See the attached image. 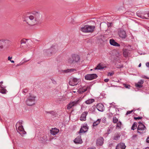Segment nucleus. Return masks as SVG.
Instances as JSON below:
<instances>
[{"label":"nucleus","mask_w":149,"mask_h":149,"mask_svg":"<svg viewBox=\"0 0 149 149\" xmlns=\"http://www.w3.org/2000/svg\"><path fill=\"white\" fill-rule=\"evenodd\" d=\"M126 146L123 143H120L118 144L116 147V149H125Z\"/></svg>","instance_id":"6ab92c4d"},{"label":"nucleus","mask_w":149,"mask_h":149,"mask_svg":"<svg viewBox=\"0 0 149 149\" xmlns=\"http://www.w3.org/2000/svg\"><path fill=\"white\" fill-rule=\"evenodd\" d=\"M23 121L20 120L18 121L16 124V127L17 131L22 136L26 134V132L24 131L23 126L22 125Z\"/></svg>","instance_id":"7ed1b4c3"},{"label":"nucleus","mask_w":149,"mask_h":149,"mask_svg":"<svg viewBox=\"0 0 149 149\" xmlns=\"http://www.w3.org/2000/svg\"><path fill=\"white\" fill-rule=\"evenodd\" d=\"M49 113L52 114H53L54 113V112L53 111H50Z\"/></svg>","instance_id":"a18cd8bd"},{"label":"nucleus","mask_w":149,"mask_h":149,"mask_svg":"<svg viewBox=\"0 0 149 149\" xmlns=\"http://www.w3.org/2000/svg\"><path fill=\"white\" fill-rule=\"evenodd\" d=\"M77 70L76 69L74 68H71L70 69H68L65 70H62V72L63 73H72L76 72Z\"/></svg>","instance_id":"dca6fc26"},{"label":"nucleus","mask_w":149,"mask_h":149,"mask_svg":"<svg viewBox=\"0 0 149 149\" xmlns=\"http://www.w3.org/2000/svg\"><path fill=\"white\" fill-rule=\"evenodd\" d=\"M118 121V119L116 117L113 118V122L114 123H117Z\"/></svg>","instance_id":"7c9ffc66"},{"label":"nucleus","mask_w":149,"mask_h":149,"mask_svg":"<svg viewBox=\"0 0 149 149\" xmlns=\"http://www.w3.org/2000/svg\"><path fill=\"white\" fill-rule=\"evenodd\" d=\"M139 124L137 127V132L140 134H143L145 132L146 128V126L141 123L139 122Z\"/></svg>","instance_id":"423d86ee"},{"label":"nucleus","mask_w":149,"mask_h":149,"mask_svg":"<svg viewBox=\"0 0 149 149\" xmlns=\"http://www.w3.org/2000/svg\"><path fill=\"white\" fill-rule=\"evenodd\" d=\"M95 100L93 99H90L85 101V103L87 104H90L94 102Z\"/></svg>","instance_id":"c85d7f7f"},{"label":"nucleus","mask_w":149,"mask_h":149,"mask_svg":"<svg viewBox=\"0 0 149 149\" xmlns=\"http://www.w3.org/2000/svg\"><path fill=\"white\" fill-rule=\"evenodd\" d=\"M52 82H53V83H54V84H56V81H55V80H52Z\"/></svg>","instance_id":"c03bdc74"},{"label":"nucleus","mask_w":149,"mask_h":149,"mask_svg":"<svg viewBox=\"0 0 149 149\" xmlns=\"http://www.w3.org/2000/svg\"><path fill=\"white\" fill-rule=\"evenodd\" d=\"M26 40L25 39H23L22 40L20 41V43L21 44H24L26 43Z\"/></svg>","instance_id":"f704fd0d"},{"label":"nucleus","mask_w":149,"mask_h":149,"mask_svg":"<svg viewBox=\"0 0 149 149\" xmlns=\"http://www.w3.org/2000/svg\"><path fill=\"white\" fill-rule=\"evenodd\" d=\"M10 61H11L12 63H14V61L13 60H11Z\"/></svg>","instance_id":"8fccbe9b"},{"label":"nucleus","mask_w":149,"mask_h":149,"mask_svg":"<svg viewBox=\"0 0 149 149\" xmlns=\"http://www.w3.org/2000/svg\"><path fill=\"white\" fill-rule=\"evenodd\" d=\"M12 57L9 56L8 57V60L10 61L11 60V59H12Z\"/></svg>","instance_id":"a19ab883"},{"label":"nucleus","mask_w":149,"mask_h":149,"mask_svg":"<svg viewBox=\"0 0 149 149\" xmlns=\"http://www.w3.org/2000/svg\"><path fill=\"white\" fill-rule=\"evenodd\" d=\"M109 80V79H104V81L106 82H108Z\"/></svg>","instance_id":"79ce46f5"},{"label":"nucleus","mask_w":149,"mask_h":149,"mask_svg":"<svg viewBox=\"0 0 149 149\" xmlns=\"http://www.w3.org/2000/svg\"><path fill=\"white\" fill-rule=\"evenodd\" d=\"M104 67L103 66H102L100 64H99L97 67L94 68V69L95 70H101L102 69L104 68Z\"/></svg>","instance_id":"bb28decb"},{"label":"nucleus","mask_w":149,"mask_h":149,"mask_svg":"<svg viewBox=\"0 0 149 149\" xmlns=\"http://www.w3.org/2000/svg\"><path fill=\"white\" fill-rule=\"evenodd\" d=\"M147 17L148 18V19H149V12L147 13Z\"/></svg>","instance_id":"49530a36"},{"label":"nucleus","mask_w":149,"mask_h":149,"mask_svg":"<svg viewBox=\"0 0 149 149\" xmlns=\"http://www.w3.org/2000/svg\"><path fill=\"white\" fill-rule=\"evenodd\" d=\"M123 85L125 88H130V85L125 84H123Z\"/></svg>","instance_id":"473e14b6"},{"label":"nucleus","mask_w":149,"mask_h":149,"mask_svg":"<svg viewBox=\"0 0 149 149\" xmlns=\"http://www.w3.org/2000/svg\"><path fill=\"white\" fill-rule=\"evenodd\" d=\"M32 14L27 16H23L22 18L23 22L31 26H34L38 23L40 16L39 13L36 11H33Z\"/></svg>","instance_id":"f257e3e1"},{"label":"nucleus","mask_w":149,"mask_h":149,"mask_svg":"<svg viewBox=\"0 0 149 149\" xmlns=\"http://www.w3.org/2000/svg\"><path fill=\"white\" fill-rule=\"evenodd\" d=\"M146 65L147 67L149 68V62H147L146 63Z\"/></svg>","instance_id":"37998d69"},{"label":"nucleus","mask_w":149,"mask_h":149,"mask_svg":"<svg viewBox=\"0 0 149 149\" xmlns=\"http://www.w3.org/2000/svg\"><path fill=\"white\" fill-rule=\"evenodd\" d=\"M118 34L120 37L122 38H125L127 36L125 31L123 30H120Z\"/></svg>","instance_id":"2eb2a0df"},{"label":"nucleus","mask_w":149,"mask_h":149,"mask_svg":"<svg viewBox=\"0 0 149 149\" xmlns=\"http://www.w3.org/2000/svg\"><path fill=\"white\" fill-rule=\"evenodd\" d=\"M73 92H74V93H75V92H76V91H73Z\"/></svg>","instance_id":"6e6d98bb"},{"label":"nucleus","mask_w":149,"mask_h":149,"mask_svg":"<svg viewBox=\"0 0 149 149\" xmlns=\"http://www.w3.org/2000/svg\"><path fill=\"white\" fill-rule=\"evenodd\" d=\"M74 141L76 144H81L83 142L81 136L77 137L74 140Z\"/></svg>","instance_id":"4be33fe9"},{"label":"nucleus","mask_w":149,"mask_h":149,"mask_svg":"<svg viewBox=\"0 0 149 149\" xmlns=\"http://www.w3.org/2000/svg\"><path fill=\"white\" fill-rule=\"evenodd\" d=\"M88 128L87 127V124H84L81 126V129L79 133H85L88 131Z\"/></svg>","instance_id":"9d476101"},{"label":"nucleus","mask_w":149,"mask_h":149,"mask_svg":"<svg viewBox=\"0 0 149 149\" xmlns=\"http://www.w3.org/2000/svg\"><path fill=\"white\" fill-rule=\"evenodd\" d=\"M3 82L2 81L0 82V92L2 94H6L7 92L6 87L3 85Z\"/></svg>","instance_id":"ddd939ff"},{"label":"nucleus","mask_w":149,"mask_h":149,"mask_svg":"<svg viewBox=\"0 0 149 149\" xmlns=\"http://www.w3.org/2000/svg\"><path fill=\"white\" fill-rule=\"evenodd\" d=\"M143 82L144 81L143 80H141L137 83H135V85L137 88H141L143 86L142 84Z\"/></svg>","instance_id":"412c9836"},{"label":"nucleus","mask_w":149,"mask_h":149,"mask_svg":"<svg viewBox=\"0 0 149 149\" xmlns=\"http://www.w3.org/2000/svg\"><path fill=\"white\" fill-rule=\"evenodd\" d=\"M145 149H149V147H147Z\"/></svg>","instance_id":"603ef678"},{"label":"nucleus","mask_w":149,"mask_h":149,"mask_svg":"<svg viewBox=\"0 0 149 149\" xmlns=\"http://www.w3.org/2000/svg\"><path fill=\"white\" fill-rule=\"evenodd\" d=\"M137 127V123L136 122H134L131 127V129L133 130H134L135 129H136Z\"/></svg>","instance_id":"c756f323"},{"label":"nucleus","mask_w":149,"mask_h":149,"mask_svg":"<svg viewBox=\"0 0 149 149\" xmlns=\"http://www.w3.org/2000/svg\"><path fill=\"white\" fill-rule=\"evenodd\" d=\"M137 15L138 16L143 19H148V17H147L146 15L145 14L144 15H143V14H139L138 13H136Z\"/></svg>","instance_id":"b1692460"},{"label":"nucleus","mask_w":149,"mask_h":149,"mask_svg":"<svg viewBox=\"0 0 149 149\" xmlns=\"http://www.w3.org/2000/svg\"><path fill=\"white\" fill-rule=\"evenodd\" d=\"M88 149H95V148H88Z\"/></svg>","instance_id":"09e8293b"},{"label":"nucleus","mask_w":149,"mask_h":149,"mask_svg":"<svg viewBox=\"0 0 149 149\" xmlns=\"http://www.w3.org/2000/svg\"><path fill=\"white\" fill-rule=\"evenodd\" d=\"M11 43V42L8 40L2 39L0 40V52L2 50L5 46H9Z\"/></svg>","instance_id":"39448f33"},{"label":"nucleus","mask_w":149,"mask_h":149,"mask_svg":"<svg viewBox=\"0 0 149 149\" xmlns=\"http://www.w3.org/2000/svg\"><path fill=\"white\" fill-rule=\"evenodd\" d=\"M79 56L76 54H73L71 57H69L67 60L68 62L70 64H74L78 63L80 60Z\"/></svg>","instance_id":"20e7f679"},{"label":"nucleus","mask_w":149,"mask_h":149,"mask_svg":"<svg viewBox=\"0 0 149 149\" xmlns=\"http://www.w3.org/2000/svg\"><path fill=\"white\" fill-rule=\"evenodd\" d=\"M146 142L147 143H149V136H148L146 139Z\"/></svg>","instance_id":"ea45409f"},{"label":"nucleus","mask_w":149,"mask_h":149,"mask_svg":"<svg viewBox=\"0 0 149 149\" xmlns=\"http://www.w3.org/2000/svg\"><path fill=\"white\" fill-rule=\"evenodd\" d=\"M79 100L77 101H74L72 102H70L69 104L67 105V109L68 110L70 109L72 107L76 106L79 102Z\"/></svg>","instance_id":"f8f14e48"},{"label":"nucleus","mask_w":149,"mask_h":149,"mask_svg":"<svg viewBox=\"0 0 149 149\" xmlns=\"http://www.w3.org/2000/svg\"><path fill=\"white\" fill-rule=\"evenodd\" d=\"M88 113L87 111H85L83 112L80 118V120L81 121H85L86 119V116Z\"/></svg>","instance_id":"4468645a"},{"label":"nucleus","mask_w":149,"mask_h":149,"mask_svg":"<svg viewBox=\"0 0 149 149\" xmlns=\"http://www.w3.org/2000/svg\"><path fill=\"white\" fill-rule=\"evenodd\" d=\"M134 119L135 120L141 119L142 118L141 117H134Z\"/></svg>","instance_id":"58836bf2"},{"label":"nucleus","mask_w":149,"mask_h":149,"mask_svg":"<svg viewBox=\"0 0 149 149\" xmlns=\"http://www.w3.org/2000/svg\"><path fill=\"white\" fill-rule=\"evenodd\" d=\"M143 78H145L146 79H148V77H146V76H144L143 77Z\"/></svg>","instance_id":"de8ad7c7"},{"label":"nucleus","mask_w":149,"mask_h":149,"mask_svg":"<svg viewBox=\"0 0 149 149\" xmlns=\"http://www.w3.org/2000/svg\"><path fill=\"white\" fill-rule=\"evenodd\" d=\"M107 131H108V133H109V132L110 131V130L109 129H108Z\"/></svg>","instance_id":"864d4df0"},{"label":"nucleus","mask_w":149,"mask_h":149,"mask_svg":"<svg viewBox=\"0 0 149 149\" xmlns=\"http://www.w3.org/2000/svg\"><path fill=\"white\" fill-rule=\"evenodd\" d=\"M90 87L88 86H85L80 88L78 90L77 92L79 94H81L85 92L87 90L89 89Z\"/></svg>","instance_id":"9b49d317"},{"label":"nucleus","mask_w":149,"mask_h":149,"mask_svg":"<svg viewBox=\"0 0 149 149\" xmlns=\"http://www.w3.org/2000/svg\"><path fill=\"white\" fill-rule=\"evenodd\" d=\"M28 91V89L26 88L24 89L22 91V92L23 93H27Z\"/></svg>","instance_id":"72a5a7b5"},{"label":"nucleus","mask_w":149,"mask_h":149,"mask_svg":"<svg viewBox=\"0 0 149 149\" xmlns=\"http://www.w3.org/2000/svg\"><path fill=\"white\" fill-rule=\"evenodd\" d=\"M36 97L34 95H30L27 99L26 104L29 106H32L35 103Z\"/></svg>","instance_id":"0eeeda50"},{"label":"nucleus","mask_w":149,"mask_h":149,"mask_svg":"<svg viewBox=\"0 0 149 149\" xmlns=\"http://www.w3.org/2000/svg\"><path fill=\"white\" fill-rule=\"evenodd\" d=\"M28 61H24V62H20L17 65H21L25 63L26 62Z\"/></svg>","instance_id":"4c0bfd02"},{"label":"nucleus","mask_w":149,"mask_h":149,"mask_svg":"<svg viewBox=\"0 0 149 149\" xmlns=\"http://www.w3.org/2000/svg\"><path fill=\"white\" fill-rule=\"evenodd\" d=\"M97 77V75L95 74H87L85 76V78L87 80H91L96 78Z\"/></svg>","instance_id":"1a4fd4ad"},{"label":"nucleus","mask_w":149,"mask_h":149,"mask_svg":"<svg viewBox=\"0 0 149 149\" xmlns=\"http://www.w3.org/2000/svg\"><path fill=\"white\" fill-rule=\"evenodd\" d=\"M109 42L110 44L116 47H120V45L119 44L117 43L113 39H110L109 40Z\"/></svg>","instance_id":"aec40b11"},{"label":"nucleus","mask_w":149,"mask_h":149,"mask_svg":"<svg viewBox=\"0 0 149 149\" xmlns=\"http://www.w3.org/2000/svg\"><path fill=\"white\" fill-rule=\"evenodd\" d=\"M120 136V133H116L113 136V139L116 140H118Z\"/></svg>","instance_id":"393cba45"},{"label":"nucleus","mask_w":149,"mask_h":149,"mask_svg":"<svg viewBox=\"0 0 149 149\" xmlns=\"http://www.w3.org/2000/svg\"><path fill=\"white\" fill-rule=\"evenodd\" d=\"M101 121L100 119H98L96 121H95L93 123V127H95L99 125Z\"/></svg>","instance_id":"a878e982"},{"label":"nucleus","mask_w":149,"mask_h":149,"mask_svg":"<svg viewBox=\"0 0 149 149\" xmlns=\"http://www.w3.org/2000/svg\"><path fill=\"white\" fill-rule=\"evenodd\" d=\"M96 108L98 111H103L104 110V106L101 103L97 104L96 106Z\"/></svg>","instance_id":"f3484780"},{"label":"nucleus","mask_w":149,"mask_h":149,"mask_svg":"<svg viewBox=\"0 0 149 149\" xmlns=\"http://www.w3.org/2000/svg\"><path fill=\"white\" fill-rule=\"evenodd\" d=\"M95 28L93 26L87 25L84 26L79 28V30L84 33H92Z\"/></svg>","instance_id":"f03ea898"},{"label":"nucleus","mask_w":149,"mask_h":149,"mask_svg":"<svg viewBox=\"0 0 149 149\" xmlns=\"http://www.w3.org/2000/svg\"><path fill=\"white\" fill-rule=\"evenodd\" d=\"M51 133L53 135H55L59 131V130L57 128L52 129L51 130Z\"/></svg>","instance_id":"5701e85b"},{"label":"nucleus","mask_w":149,"mask_h":149,"mask_svg":"<svg viewBox=\"0 0 149 149\" xmlns=\"http://www.w3.org/2000/svg\"><path fill=\"white\" fill-rule=\"evenodd\" d=\"M114 73L113 72H109L108 74L107 75L108 76H112L114 74Z\"/></svg>","instance_id":"e433bc0d"},{"label":"nucleus","mask_w":149,"mask_h":149,"mask_svg":"<svg viewBox=\"0 0 149 149\" xmlns=\"http://www.w3.org/2000/svg\"><path fill=\"white\" fill-rule=\"evenodd\" d=\"M104 139L102 137H100L97 139L96 144L97 146H101L103 143Z\"/></svg>","instance_id":"a211bd4d"},{"label":"nucleus","mask_w":149,"mask_h":149,"mask_svg":"<svg viewBox=\"0 0 149 149\" xmlns=\"http://www.w3.org/2000/svg\"><path fill=\"white\" fill-rule=\"evenodd\" d=\"M93 70V69H91L90 70L91 71H92V70Z\"/></svg>","instance_id":"5fc2aeb1"},{"label":"nucleus","mask_w":149,"mask_h":149,"mask_svg":"<svg viewBox=\"0 0 149 149\" xmlns=\"http://www.w3.org/2000/svg\"><path fill=\"white\" fill-rule=\"evenodd\" d=\"M80 81L81 80L80 79H77L74 78L70 79L69 84L70 86H74L80 83Z\"/></svg>","instance_id":"6e6552de"},{"label":"nucleus","mask_w":149,"mask_h":149,"mask_svg":"<svg viewBox=\"0 0 149 149\" xmlns=\"http://www.w3.org/2000/svg\"><path fill=\"white\" fill-rule=\"evenodd\" d=\"M141 66V64L140 63L138 67H140Z\"/></svg>","instance_id":"3c124183"},{"label":"nucleus","mask_w":149,"mask_h":149,"mask_svg":"<svg viewBox=\"0 0 149 149\" xmlns=\"http://www.w3.org/2000/svg\"><path fill=\"white\" fill-rule=\"evenodd\" d=\"M128 50L126 49H123V54L124 56L125 57H127L128 56Z\"/></svg>","instance_id":"cd10ccee"},{"label":"nucleus","mask_w":149,"mask_h":149,"mask_svg":"<svg viewBox=\"0 0 149 149\" xmlns=\"http://www.w3.org/2000/svg\"><path fill=\"white\" fill-rule=\"evenodd\" d=\"M133 111V110H132L131 111H127V113H126V115H128L131 113Z\"/></svg>","instance_id":"c9c22d12"},{"label":"nucleus","mask_w":149,"mask_h":149,"mask_svg":"<svg viewBox=\"0 0 149 149\" xmlns=\"http://www.w3.org/2000/svg\"><path fill=\"white\" fill-rule=\"evenodd\" d=\"M122 125L121 122L119 121L117 123L116 127L120 128Z\"/></svg>","instance_id":"2f4dec72"}]
</instances>
